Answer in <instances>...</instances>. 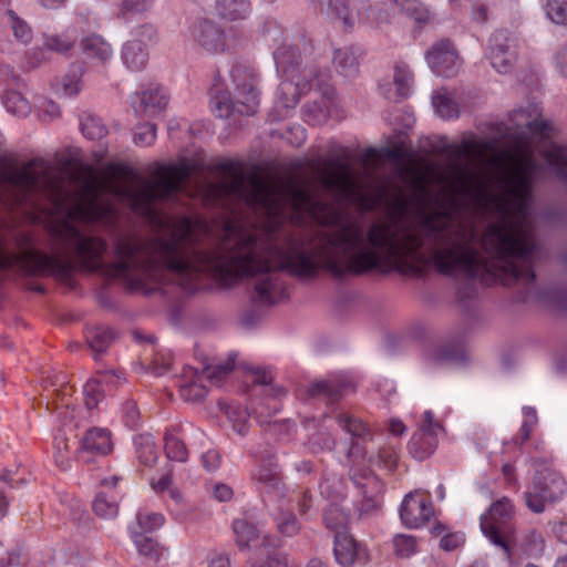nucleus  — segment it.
I'll list each match as a JSON object with an SVG mask.
<instances>
[{"label": "nucleus", "mask_w": 567, "mask_h": 567, "mask_svg": "<svg viewBox=\"0 0 567 567\" xmlns=\"http://www.w3.org/2000/svg\"><path fill=\"white\" fill-rule=\"evenodd\" d=\"M491 172L482 167L452 166L445 187L453 196L493 208L502 220L486 227L481 238L473 219L451 209L436 208L411 217L409 198L396 194L388 204L389 214L367 229L357 220H341L331 204L315 200L308 187L275 176L246 177L231 165H223L228 177L220 192L245 199L265 215L267 231L277 230L289 218L298 221L308 214L322 226L315 237L292 236L282 245L268 243L250 230H230L213 251L190 248L194 224L187 217L167 218L168 238L155 239V280L166 267L174 271H207L224 284L275 270L308 277L327 267L334 274L355 275L372 270L419 272L427 262L424 246L434 243L433 264L441 274L511 276L534 278L528 255L533 249L527 203L535 172L527 150L498 153L489 158Z\"/></svg>", "instance_id": "1"}, {"label": "nucleus", "mask_w": 567, "mask_h": 567, "mask_svg": "<svg viewBox=\"0 0 567 567\" xmlns=\"http://www.w3.org/2000/svg\"><path fill=\"white\" fill-rule=\"evenodd\" d=\"M196 169V165L181 162L163 166L154 174V181L142 179L133 169L123 165H109L101 174L90 171L79 190H70L71 182L56 176L55 171L42 162L28 165L6 174L3 184L12 193V204H22L24 194L42 190L52 204V218L48 228L58 239L74 247L76 261L82 268L94 270L101 267L106 244L97 237L82 236L75 221H92L109 217L113 206L103 195L113 194L126 202L136 213L152 217L153 204L168 198L179 189L182 183Z\"/></svg>", "instance_id": "2"}, {"label": "nucleus", "mask_w": 567, "mask_h": 567, "mask_svg": "<svg viewBox=\"0 0 567 567\" xmlns=\"http://www.w3.org/2000/svg\"><path fill=\"white\" fill-rule=\"evenodd\" d=\"M0 268H18L30 274H55L64 276L70 265L56 256L43 255L32 248L22 249L19 254L9 251L0 234Z\"/></svg>", "instance_id": "3"}, {"label": "nucleus", "mask_w": 567, "mask_h": 567, "mask_svg": "<svg viewBox=\"0 0 567 567\" xmlns=\"http://www.w3.org/2000/svg\"><path fill=\"white\" fill-rule=\"evenodd\" d=\"M567 483L554 468L543 467L533 478L532 487L526 492V504L535 513H542L546 504L558 501L566 492Z\"/></svg>", "instance_id": "4"}, {"label": "nucleus", "mask_w": 567, "mask_h": 567, "mask_svg": "<svg viewBox=\"0 0 567 567\" xmlns=\"http://www.w3.org/2000/svg\"><path fill=\"white\" fill-rule=\"evenodd\" d=\"M315 171L319 182L328 190L355 203H364L360 184L352 176L347 164H339L334 161H329L323 165L318 166Z\"/></svg>", "instance_id": "5"}, {"label": "nucleus", "mask_w": 567, "mask_h": 567, "mask_svg": "<svg viewBox=\"0 0 567 567\" xmlns=\"http://www.w3.org/2000/svg\"><path fill=\"white\" fill-rule=\"evenodd\" d=\"M513 516V506L508 498L504 497L495 502L488 513L482 517L481 527L483 533L494 544L502 546L509 556V544L501 537L499 525L506 523Z\"/></svg>", "instance_id": "6"}, {"label": "nucleus", "mask_w": 567, "mask_h": 567, "mask_svg": "<svg viewBox=\"0 0 567 567\" xmlns=\"http://www.w3.org/2000/svg\"><path fill=\"white\" fill-rule=\"evenodd\" d=\"M440 423L434 421L431 412H424L420 423L419 433L413 435L410 450L417 458L431 455L437 446V436L443 432Z\"/></svg>", "instance_id": "7"}, {"label": "nucleus", "mask_w": 567, "mask_h": 567, "mask_svg": "<svg viewBox=\"0 0 567 567\" xmlns=\"http://www.w3.org/2000/svg\"><path fill=\"white\" fill-rule=\"evenodd\" d=\"M433 515V506L427 497L415 492L403 499L400 516L409 528H419L425 525Z\"/></svg>", "instance_id": "8"}, {"label": "nucleus", "mask_w": 567, "mask_h": 567, "mask_svg": "<svg viewBox=\"0 0 567 567\" xmlns=\"http://www.w3.org/2000/svg\"><path fill=\"white\" fill-rule=\"evenodd\" d=\"M431 68L439 74L450 76L454 74L460 61L455 51L449 41H442L435 44L426 55Z\"/></svg>", "instance_id": "9"}, {"label": "nucleus", "mask_w": 567, "mask_h": 567, "mask_svg": "<svg viewBox=\"0 0 567 567\" xmlns=\"http://www.w3.org/2000/svg\"><path fill=\"white\" fill-rule=\"evenodd\" d=\"M113 449L111 433L107 430L94 427L86 432L82 440L81 450L78 452V460L89 462L86 453L105 455Z\"/></svg>", "instance_id": "10"}, {"label": "nucleus", "mask_w": 567, "mask_h": 567, "mask_svg": "<svg viewBox=\"0 0 567 567\" xmlns=\"http://www.w3.org/2000/svg\"><path fill=\"white\" fill-rule=\"evenodd\" d=\"M359 555L355 539L346 530L336 533L334 556L337 561L344 567H351Z\"/></svg>", "instance_id": "11"}, {"label": "nucleus", "mask_w": 567, "mask_h": 567, "mask_svg": "<svg viewBox=\"0 0 567 567\" xmlns=\"http://www.w3.org/2000/svg\"><path fill=\"white\" fill-rule=\"evenodd\" d=\"M197 42L210 53L223 52L226 49V38L223 31L210 22L200 24Z\"/></svg>", "instance_id": "12"}, {"label": "nucleus", "mask_w": 567, "mask_h": 567, "mask_svg": "<svg viewBox=\"0 0 567 567\" xmlns=\"http://www.w3.org/2000/svg\"><path fill=\"white\" fill-rule=\"evenodd\" d=\"M118 377L114 373H105L102 379H91L84 386V403L87 409H94L104 398V390L102 383L117 384Z\"/></svg>", "instance_id": "13"}, {"label": "nucleus", "mask_w": 567, "mask_h": 567, "mask_svg": "<svg viewBox=\"0 0 567 567\" xmlns=\"http://www.w3.org/2000/svg\"><path fill=\"white\" fill-rule=\"evenodd\" d=\"M320 10L327 16L342 19L346 25H353L354 19L348 8V0H320Z\"/></svg>", "instance_id": "14"}, {"label": "nucleus", "mask_w": 567, "mask_h": 567, "mask_svg": "<svg viewBox=\"0 0 567 567\" xmlns=\"http://www.w3.org/2000/svg\"><path fill=\"white\" fill-rule=\"evenodd\" d=\"M234 532L236 535L237 545L240 548H250L258 544V530L246 520L238 519L234 523Z\"/></svg>", "instance_id": "15"}, {"label": "nucleus", "mask_w": 567, "mask_h": 567, "mask_svg": "<svg viewBox=\"0 0 567 567\" xmlns=\"http://www.w3.org/2000/svg\"><path fill=\"white\" fill-rule=\"evenodd\" d=\"M166 97L159 93V91L144 92L140 97V105L136 109L137 112L147 115L156 114L166 107Z\"/></svg>", "instance_id": "16"}, {"label": "nucleus", "mask_w": 567, "mask_h": 567, "mask_svg": "<svg viewBox=\"0 0 567 567\" xmlns=\"http://www.w3.org/2000/svg\"><path fill=\"white\" fill-rule=\"evenodd\" d=\"M114 339V333L105 327H94L86 331V340L94 352L104 351Z\"/></svg>", "instance_id": "17"}, {"label": "nucleus", "mask_w": 567, "mask_h": 567, "mask_svg": "<svg viewBox=\"0 0 567 567\" xmlns=\"http://www.w3.org/2000/svg\"><path fill=\"white\" fill-rule=\"evenodd\" d=\"M206 379L203 373L196 380L186 382L181 385V395L184 400L196 403L200 402L207 395V388L204 384Z\"/></svg>", "instance_id": "18"}, {"label": "nucleus", "mask_w": 567, "mask_h": 567, "mask_svg": "<svg viewBox=\"0 0 567 567\" xmlns=\"http://www.w3.org/2000/svg\"><path fill=\"white\" fill-rule=\"evenodd\" d=\"M82 45L84 52L91 58L104 61L111 55L110 45L101 37H87L83 40Z\"/></svg>", "instance_id": "19"}, {"label": "nucleus", "mask_w": 567, "mask_h": 567, "mask_svg": "<svg viewBox=\"0 0 567 567\" xmlns=\"http://www.w3.org/2000/svg\"><path fill=\"white\" fill-rule=\"evenodd\" d=\"M53 460L58 467L65 471L71 468L72 458L70 453L69 440L63 436H56L53 444Z\"/></svg>", "instance_id": "20"}, {"label": "nucleus", "mask_w": 567, "mask_h": 567, "mask_svg": "<svg viewBox=\"0 0 567 567\" xmlns=\"http://www.w3.org/2000/svg\"><path fill=\"white\" fill-rule=\"evenodd\" d=\"M165 452L168 458L177 462H185L188 456L185 443L174 433L165 435Z\"/></svg>", "instance_id": "21"}, {"label": "nucleus", "mask_w": 567, "mask_h": 567, "mask_svg": "<svg viewBox=\"0 0 567 567\" xmlns=\"http://www.w3.org/2000/svg\"><path fill=\"white\" fill-rule=\"evenodd\" d=\"M3 102L9 112L20 116L29 114L31 110L28 100L14 90L7 91Z\"/></svg>", "instance_id": "22"}, {"label": "nucleus", "mask_w": 567, "mask_h": 567, "mask_svg": "<svg viewBox=\"0 0 567 567\" xmlns=\"http://www.w3.org/2000/svg\"><path fill=\"white\" fill-rule=\"evenodd\" d=\"M217 9L221 18L235 20L247 11V3L245 0H220Z\"/></svg>", "instance_id": "23"}, {"label": "nucleus", "mask_w": 567, "mask_h": 567, "mask_svg": "<svg viewBox=\"0 0 567 567\" xmlns=\"http://www.w3.org/2000/svg\"><path fill=\"white\" fill-rule=\"evenodd\" d=\"M75 43V39L66 34H45L43 47L58 53L68 52Z\"/></svg>", "instance_id": "24"}, {"label": "nucleus", "mask_w": 567, "mask_h": 567, "mask_svg": "<svg viewBox=\"0 0 567 567\" xmlns=\"http://www.w3.org/2000/svg\"><path fill=\"white\" fill-rule=\"evenodd\" d=\"M544 549V540L535 530L527 533L520 543V550L528 557L538 556Z\"/></svg>", "instance_id": "25"}, {"label": "nucleus", "mask_w": 567, "mask_h": 567, "mask_svg": "<svg viewBox=\"0 0 567 567\" xmlns=\"http://www.w3.org/2000/svg\"><path fill=\"white\" fill-rule=\"evenodd\" d=\"M137 454L141 463L153 465L157 460V451L155 443L151 437H140L137 441Z\"/></svg>", "instance_id": "26"}, {"label": "nucleus", "mask_w": 567, "mask_h": 567, "mask_svg": "<svg viewBox=\"0 0 567 567\" xmlns=\"http://www.w3.org/2000/svg\"><path fill=\"white\" fill-rule=\"evenodd\" d=\"M234 368L235 359L230 357L224 363H214L206 365L202 373L206 379L219 381L228 373H230L234 370Z\"/></svg>", "instance_id": "27"}, {"label": "nucleus", "mask_w": 567, "mask_h": 567, "mask_svg": "<svg viewBox=\"0 0 567 567\" xmlns=\"http://www.w3.org/2000/svg\"><path fill=\"white\" fill-rule=\"evenodd\" d=\"M408 14L412 16L417 22H425L430 19V13L417 0H392Z\"/></svg>", "instance_id": "28"}, {"label": "nucleus", "mask_w": 567, "mask_h": 567, "mask_svg": "<svg viewBox=\"0 0 567 567\" xmlns=\"http://www.w3.org/2000/svg\"><path fill=\"white\" fill-rule=\"evenodd\" d=\"M124 60L126 64L132 69H140L146 62V53L142 47L137 43H130L124 49Z\"/></svg>", "instance_id": "29"}, {"label": "nucleus", "mask_w": 567, "mask_h": 567, "mask_svg": "<svg viewBox=\"0 0 567 567\" xmlns=\"http://www.w3.org/2000/svg\"><path fill=\"white\" fill-rule=\"evenodd\" d=\"M95 514L102 518L115 517L118 511L117 504L106 495L100 494L93 503Z\"/></svg>", "instance_id": "30"}, {"label": "nucleus", "mask_w": 567, "mask_h": 567, "mask_svg": "<svg viewBox=\"0 0 567 567\" xmlns=\"http://www.w3.org/2000/svg\"><path fill=\"white\" fill-rule=\"evenodd\" d=\"M547 16L558 24L567 22V0H547Z\"/></svg>", "instance_id": "31"}, {"label": "nucleus", "mask_w": 567, "mask_h": 567, "mask_svg": "<svg viewBox=\"0 0 567 567\" xmlns=\"http://www.w3.org/2000/svg\"><path fill=\"white\" fill-rule=\"evenodd\" d=\"M338 423L353 436H363L368 433L365 424L351 415L340 414L338 416Z\"/></svg>", "instance_id": "32"}, {"label": "nucleus", "mask_w": 567, "mask_h": 567, "mask_svg": "<svg viewBox=\"0 0 567 567\" xmlns=\"http://www.w3.org/2000/svg\"><path fill=\"white\" fill-rule=\"evenodd\" d=\"M82 131L90 140H101L107 133L106 127L100 118L89 116L82 123Z\"/></svg>", "instance_id": "33"}, {"label": "nucleus", "mask_w": 567, "mask_h": 567, "mask_svg": "<svg viewBox=\"0 0 567 567\" xmlns=\"http://www.w3.org/2000/svg\"><path fill=\"white\" fill-rule=\"evenodd\" d=\"M491 61L494 69L499 73H507L512 69L514 55L502 49H494L491 53Z\"/></svg>", "instance_id": "34"}, {"label": "nucleus", "mask_w": 567, "mask_h": 567, "mask_svg": "<svg viewBox=\"0 0 567 567\" xmlns=\"http://www.w3.org/2000/svg\"><path fill=\"white\" fill-rule=\"evenodd\" d=\"M393 545L395 554L400 557H410L416 549L415 538L408 535H396Z\"/></svg>", "instance_id": "35"}, {"label": "nucleus", "mask_w": 567, "mask_h": 567, "mask_svg": "<svg viewBox=\"0 0 567 567\" xmlns=\"http://www.w3.org/2000/svg\"><path fill=\"white\" fill-rule=\"evenodd\" d=\"M138 524L144 532H153L164 525V516L159 513L142 512L137 516Z\"/></svg>", "instance_id": "36"}, {"label": "nucleus", "mask_w": 567, "mask_h": 567, "mask_svg": "<svg viewBox=\"0 0 567 567\" xmlns=\"http://www.w3.org/2000/svg\"><path fill=\"white\" fill-rule=\"evenodd\" d=\"M546 161L554 166L567 165V150L557 145H549L544 150Z\"/></svg>", "instance_id": "37"}, {"label": "nucleus", "mask_w": 567, "mask_h": 567, "mask_svg": "<svg viewBox=\"0 0 567 567\" xmlns=\"http://www.w3.org/2000/svg\"><path fill=\"white\" fill-rule=\"evenodd\" d=\"M433 102H434L437 113L442 117L451 118L457 114L456 104L453 101H451L449 97L443 96L437 93L433 97Z\"/></svg>", "instance_id": "38"}, {"label": "nucleus", "mask_w": 567, "mask_h": 567, "mask_svg": "<svg viewBox=\"0 0 567 567\" xmlns=\"http://www.w3.org/2000/svg\"><path fill=\"white\" fill-rule=\"evenodd\" d=\"M278 530L286 536H293L299 532V525L291 513H281L277 522Z\"/></svg>", "instance_id": "39"}, {"label": "nucleus", "mask_w": 567, "mask_h": 567, "mask_svg": "<svg viewBox=\"0 0 567 567\" xmlns=\"http://www.w3.org/2000/svg\"><path fill=\"white\" fill-rule=\"evenodd\" d=\"M347 514L337 506L329 507L324 514L326 525L330 528L341 527L347 523Z\"/></svg>", "instance_id": "40"}, {"label": "nucleus", "mask_w": 567, "mask_h": 567, "mask_svg": "<svg viewBox=\"0 0 567 567\" xmlns=\"http://www.w3.org/2000/svg\"><path fill=\"white\" fill-rule=\"evenodd\" d=\"M11 17V28L13 30L14 37L20 40L22 43H28L32 39V31L29 25L14 16Z\"/></svg>", "instance_id": "41"}, {"label": "nucleus", "mask_w": 567, "mask_h": 567, "mask_svg": "<svg viewBox=\"0 0 567 567\" xmlns=\"http://www.w3.org/2000/svg\"><path fill=\"white\" fill-rule=\"evenodd\" d=\"M156 138V127L153 124H144L137 127L134 141L140 145H151Z\"/></svg>", "instance_id": "42"}, {"label": "nucleus", "mask_w": 567, "mask_h": 567, "mask_svg": "<svg viewBox=\"0 0 567 567\" xmlns=\"http://www.w3.org/2000/svg\"><path fill=\"white\" fill-rule=\"evenodd\" d=\"M135 544L138 551L144 556H152L157 554V545L152 538L137 536Z\"/></svg>", "instance_id": "43"}, {"label": "nucleus", "mask_w": 567, "mask_h": 567, "mask_svg": "<svg viewBox=\"0 0 567 567\" xmlns=\"http://www.w3.org/2000/svg\"><path fill=\"white\" fill-rule=\"evenodd\" d=\"M123 417L127 425L133 426L138 419V409L134 401H126L122 406Z\"/></svg>", "instance_id": "44"}, {"label": "nucleus", "mask_w": 567, "mask_h": 567, "mask_svg": "<svg viewBox=\"0 0 567 567\" xmlns=\"http://www.w3.org/2000/svg\"><path fill=\"white\" fill-rule=\"evenodd\" d=\"M484 144L475 141H464L460 146V153L468 157L483 155Z\"/></svg>", "instance_id": "45"}, {"label": "nucleus", "mask_w": 567, "mask_h": 567, "mask_svg": "<svg viewBox=\"0 0 567 567\" xmlns=\"http://www.w3.org/2000/svg\"><path fill=\"white\" fill-rule=\"evenodd\" d=\"M208 567H231L228 555L220 551H212L207 557Z\"/></svg>", "instance_id": "46"}, {"label": "nucleus", "mask_w": 567, "mask_h": 567, "mask_svg": "<svg viewBox=\"0 0 567 567\" xmlns=\"http://www.w3.org/2000/svg\"><path fill=\"white\" fill-rule=\"evenodd\" d=\"M153 0H123L122 10L127 12H141L146 10Z\"/></svg>", "instance_id": "47"}, {"label": "nucleus", "mask_w": 567, "mask_h": 567, "mask_svg": "<svg viewBox=\"0 0 567 567\" xmlns=\"http://www.w3.org/2000/svg\"><path fill=\"white\" fill-rule=\"evenodd\" d=\"M256 292L259 296L261 301H269L271 298V291L274 289V284L270 279L262 280L261 282L256 285Z\"/></svg>", "instance_id": "48"}, {"label": "nucleus", "mask_w": 567, "mask_h": 567, "mask_svg": "<svg viewBox=\"0 0 567 567\" xmlns=\"http://www.w3.org/2000/svg\"><path fill=\"white\" fill-rule=\"evenodd\" d=\"M463 542L462 536L458 534H446L441 538V547L445 550H453L457 548Z\"/></svg>", "instance_id": "49"}, {"label": "nucleus", "mask_w": 567, "mask_h": 567, "mask_svg": "<svg viewBox=\"0 0 567 567\" xmlns=\"http://www.w3.org/2000/svg\"><path fill=\"white\" fill-rule=\"evenodd\" d=\"M203 464L204 466L212 471L216 468L219 464V455L215 451H208L203 455Z\"/></svg>", "instance_id": "50"}, {"label": "nucleus", "mask_w": 567, "mask_h": 567, "mask_svg": "<svg viewBox=\"0 0 567 567\" xmlns=\"http://www.w3.org/2000/svg\"><path fill=\"white\" fill-rule=\"evenodd\" d=\"M251 373L254 377V381L261 383V384H267L272 379L271 373L264 369H259V368L254 369V370H251Z\"/></svg>", "instance_id": "51"}, {"label": "nucleus", "mask_w": 567, "mask_h": 567, "mask_svg": "<svg viewBox=\"0 0 567 567\" xmlns=\"http://www.w3.org/2000/svg\"><path fill=\"white\" fill-rule=\"evenodd\" d=\"M215 497L219 501H229L233 496V491L226 485H217L215 488Z\"/></svg>", "instance_id": "52"}, {"label": "nucleus", "mask_w": 567, "mask_h": 567, "mask_svg": "<svg viewBox=\"0 0 567 567\" xmlns=\"http://www.w3.org/2000/svg\"><path fill=\"white\" fill-rule=\"evenodd\" d=\"M171 484H172V480H171L169 475H164L157 482L152 481V486L157 492H163L165 489H168L171 487Z\"/></svg>", "instance_id": "53"}, {"label": "nucleus", "mask_w": 567, "mask_h": 567, "mask_svg": "<svg viewBox=\"0 0 567 567\" xmlns=\"http://www.w3.org/2000/svg\"><path fill=\"white\" fill-rule=\"evenodd\" d=\"M389 430L394 435H402L405 432V426L402 421L393 419L390 421Z\"/></svg>", "instance_id": "54"}, {"label": "nucleus", "mask_w": 567, "mask_h": 567, "mask_svg": "<svg viewBox=\"0 0 567 567\" xmlns=\"http://www.w3.org/2000/svg\"><path fill=\"white\" fill-rule=\"evenodd\" d=\"M270 566L271 567H296L293 564L289 563L287 557L272 558Z\"/></svg>", "instance_id": "55"}, {"label": "nucleus", "mask_w": 567, "mask_h": 567, "mask_svg": "<svg viewBox=\"0 0 567 567\" xmlns=\"http://www.w3.org/2000/svg\"><path fill=\"white\" fill-rule=\"evenodd\" d=\"M43 110L49 113L51 116H55L59 114V106L52 102V101H47L43 103Z\"/></svg>", "instance_id": "56"}, {"label": "nucleus", "mask_w": 567, "mask_h": 567, "mask_svg": "<svg viewBox=\"0 0 567 567\" xmlns=\"http://www.w3.org/2000/svg\"><path fill=\"white\" fill-rule=\"evenodd\" d=\"M474 14L477 21H485L487 19V11L483 6H477L474 10Z\"/></svg>", "instance_id": "57"}, {"label": "nucleus", "mask_w": 567, "mask_h": 567, "mask_svg": "<svg viewBox=\"0 0 567 567\" xmlns=\"http://www.w3.org/2000/svg\"><path fill=\"white\" fill-rule=\"evenodd\" d=\"M65 0H41L42 4L48 8H58L62 3H64Z\"/></svg>", "instance_id": "58"}, {"label": "nucleus", "mask_w": 567, "mask_h": 567, "mask_svg": "<svg viewBox=\"0 0 567 567\" xmlns=\"http://www.w3.org/2000/svg\"><path fill=\"white\" fill-rule=\"evenodd\" d=\"M548 128V124L544 122H535L532 130L538 133H544Z\"/></svg>", "instance_id": "59"}, {"label": "nucleus", "mask_w": 567, "mask_h": 567, "mask_svg": "<svg viewBox=\"0 0 567 567\" xmlns=\"http://www.w3.org/2000/svg\"><path fill=\"white\" fill-rule=\"evenodd\" d=\"M63 90L66 95L74 94L79 91L78 83L75 82L72 85L64 84Z\"/></svg>", "instance_id": "60"}, {"label": "nucleus", "mask_w": 567, "mask_h": 567, "mask_svg": "<svg viewBox=\"0 0 567 567\" xmlns=\"http://www.w3.org/2000/svg\"><path fill=\"white\" fill-rule=\"evenodd\" d=\"M313 388L316 389V391L318 393L327 392L329 389V384L326 381H321V382L313 384Z\"/></svg>", "instance_id": "61"}, {"label": "nucleus", "mask_w": 567, "mask_h": 567, "mask_svg": "<svg viewBox=\"0 0 567 567\" xmlns=\"http://www.w3.org/2000/svg\"><path fill=\"white\" fill-rule=\"evenodd\" d=\"M395 85L398 86L399 94L402 96H405L406 92H405V85H404L403 81H401L400 79L396 78Z\"/></svg>", "instance_id": "62"}, {"label": "nucleus", "mask_w": 567, "mask_h": 567, "mask_svg": "<svg viewBox=\"0 0 567 567\" xmlns=\"http://www.w3.org/2000/svg\"><path fill=\"white\" fill-rule=\"evenodd\" d=\"M555 567H567V555L559 557Z\"/></svg>", "instance_id": "63"}, {"label": "nucleus", "mask_w": 567, "mask_h": 567, "mask_svg": "<svg viewBox=\"0 0 567 567\" xmlns=\"http://www.w3.org/2000/svg\"><path fill=\"white\" fill-rule=\"evenodd\" d=\"M308 567H327V566L319 559H311L309 561Z\"/></svg>", "instance_id": "64"}]
</instances>
